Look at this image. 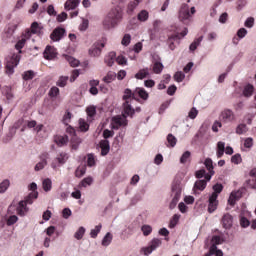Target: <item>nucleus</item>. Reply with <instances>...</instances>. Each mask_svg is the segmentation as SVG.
<instances>
[{
	"label": "nucleus",
	"mask_w": 256,
	"mask_h": 256,
	"mask_svg": "<svg viewBox=\"0 0 256 256\" xmlns=\"http://www.w3.org/2000/svg\"><path fill=\"white\" fill-rule=\"evenodd\" d=\"M27 39L22 38L19 40L16 45L15 49L18 51L17 54L13 53L6 58V73L7 75H13L15 73V67L19 65V61H21V50L25 47V43Z\"/></svg>",
	"instance_id": "nucleus-1"
},
{
	"label": "nucleus",
	"mask_w": 256,
	"mask_h": 256,
	"mask_svg": "<svg viewBox=\"0 0 256 256\" xmlns=\"http://www.w3.org/2000/svg\"><path fill=\"white\" fill-rule=\"evenodd\" d=\"M135 95V92H132L131 89H125L124 95L122 97L124 101L122 105V109H124V116L135 115V111L138 113L141 111V108H133V103H135Z\"/></svg>",
	"instance_id": "nucleus-2"
},
{
	"label": "nucleus",
	"mask_w": 256,
	"mask_h": 256,
	"mask_svg": "<svg viewBox=\"0 0 256 256\" xmlns=\"http://www.w3.org/2000/svg\"><path fill=\"white\" fill-rule=\"evenodd\" d=\"M121 19H123V12L117 8H113L104 18L103 25L105 29H113V27H117Z\"/></svg>",
	"instance_id": "nucleus-3"
},
{
	"label": "nucleus",
	"mask_w": 256,
	"mask_h": 256,
	"mask_svg": "<svg viewBox=\"0 0 256 256\" xmlns=\"http://www.w3.org/2000/svg\"><path fill=\"white\" fill-rule=\"evenodd\" d=\"M213 193L210 195L208 200V212L214 213V211H217V207L219 205V201H217V198L219 197V193L223 191V185L216 184L213 186Z\"/></svg>",
	"instance_id": "nucleus-4"
},
{
	"label": "nucleus",
	"mask_w": 256,
	"mask_h": 256,
	"mask_svg": "<svg viewBox=\"0 0 256 256\" xmlns=\"http://www.w3.org/2000/svg\"><path fill=\"white\" fill-rule=\"evenodd\" d=\"M183 186L181 185V180H176L172 184V201L170 202V209H175L177 207V203H179V199H181V191Z\"/></svg>",
	"instance_id": "nucleus-5"
},
{
	"label": "nucleus",
	"mask_w": 256,
	"mask_h": 256,
	"mask_svg": "<svg viewBox=\"0 0 256 256\" xmlns=\"http://www.w3.org/2000/svg\"><path fill=\"white\" fill-rule=\"evenodd\" d=\"M195 7H191L189 11V5L183 4L179 11V19L183 23H187V21H191L192 15H195Z\"/></svg>",
	"instance_id": "nucleus-6"
},
{
	"label": "nucleus",
	"mask_w": 256,
	"mask_h": 256,
	"mask_svg": "<svg viewBox=\"0 0 256 256\" xmlns=\"http://www.w3.org/2000/svg\"><path fill=\"white\" fill-rule=\"evenodd\" d=\"M163 241L159 238H153L150 242L148 246H145L143 248H141V253H143V255L145 256H149L151 255V253H153V251H157V249H159V247H161Z\"/></svg>",
	"instance_id": "nucleus-7"
},
{
	"label": "nucleus",
	"mask_w": 256,
	"mask_h": 256,
	"mask_svg": "<svg viewBox=\"0 0 256 256\" xmlns=\"http://www.w3.org/2000/svg\"><path fill=\"white\" fill-rule=\"evenodd\" d=\"M127 117H133V115L125 116V109L122 108V116H115L112 118V129H119V127H125L127 125Z\"/></svg>",
	"instance_id": "nucleus-8"
},
{
	"label": "nucleus",
	"mask_w": 256,
	"mask_h": 256,
	"mask_svg": "<svg viewBox=\"0 0 256 256\" xmlns=\"http://www.w3.org/2000/svg\"><path fill=\"white\" fill-rule=\"evenodd\" d=\"M68 159H69V155L65 152H61L60 154H58L56 159L52 162L51 164L52 169H57L59 165H65Z\"/></svg>",
	"instance_id": "nucleus-9"
},
{
	"label": "nucleus",
	"mask_w": 256,
	"mask_h": 256,
	"mask_svg": "<svg viewBox=\"0 0 256 256\" xmlns=\"http://www.w3.org/2000/svg\"><path fill=\"white\" fill-rule=\"evenodd\" d=\"M40 161L35 165L34 171H43L44 167H47V160L49 159V154L47 152H43L39 156Z\"/></svg>",
	"instance_id": "nucleus-10"
},
{
	"label": "nucleus",
	"mask_w": 256,
	"mask_h": 256,
	"mask_svg": "<svg viewBox=\"0 0 256 256\" xmlns=\"http://www.w3.org/2000/svg\"><path fill=\"white\" fill-rule=\"evenodd\" d=\"M103 47H105V44L103 43H94L92 47L89 49V55L91 57H99L103 51Z\"/></svg>",
	"instance_id": "nucleus-11"
},
{
	"label": "nucleus",
	"mask_w": 256,
	"mask_h": 256,
	"mask_svg": "<svg viewBox=\"0 0 256 256\" xmlns=\"http://www.w3.org/2000/svg\"><path fill=\"white\" fill-rule=\"evenodd\" d=\"M65 36V28H55L50 34V39L52 41H60Z\"/></svg>",
	"instance_id": "nucleus-12"
},
{
	"label": "nucleus",
	"mask_w": 256,
	"mask_h": 256,
	"mask_svg": "<svg viewBox=\"0 0 256 256\" xmlns=\"http://www.w3.org/2000/svg\"><path fill=\"white\" fill-rule=\"evenodd\" d=\"M241 197H243V192L241 190L233 191L228 199V205L235 207V203H237Z\"/></svg>",
	"instance_id": "nucleus-13"
},
{
	"label": "nucleus",
	"mask_w": 256,
	"mask_h": 256,
	"mask_svg": "<svg viewBox=\"0 0 256 256\" xmlns=\"http://www.w3.org/2000/svg\"><path fill=\"white\" fill-rule=\"evenodd\" d=\"M204 165L206 169L208 170L207 175L205 176L206 181H211V177L215 175V171H213V160L211 158H207L204 161Z\"/></svg>",
	"instance_id": "nucleus-14"
},
{
	"label": "nucleus",
	"mask_w": 256,
	"mask_h": 256,
	"mask_svg": "<svg viewBox=\"0 0 256 256\" xmlns=\"http://www.w3.org/2000/svg\"><path fill=\"white\" fill-rule=\"evenodd\" d=\"M57 57V50L52 46H47L44 51V59L51 61Z\"/></svg>",
	"instance_id": "nucleus-15"
},
{
	"label": "nucleus",
	"mask_w": 256,
	"mask_h": 256,
	"mask_svg": "<svg viewBox=\"0 0 256 256\" xmlns=\"http://www.w3.org/2000/svg\"><path fill=\"white\" fill-rule=\"evenodd\" d=\"M116 57H117V53L113 51L106 54L104 57L105 65H107V67H113V65H115Z\"/></svg>",
	"instance_id": "nucleus-16"
},
{
	"label": "nucleus",
	"mask_w": 256,
	"mask_h": 256,
	"mask_svg": "<svg viewBox=\"0 0 256 256\" xmlns=\"http://www.w3.org/2000/svg\"><path fill=\"white\" fill-rule=\"evenodd\" d=\"M16 211L18 213V215H20V217H25V215H27V212L29 211V208H27V204H25V202L20 201Z\"/></svg>",
	"instance_id": "nucleus-17"
},
{
	"label": "nucleus",
	"mask_w": 256,
	"mask_h": 256,
	"mask_svg": "<svg viewBox=\"0 0 256 256\" xmlns=\"http://www.w3.org/2000/svg\"><path fill=\"white\" fill-rule=\"evenodd\" d=\"M79 3H81L79 0H67L64 4V8L66 11H72L73 9H77V7H79Z\"/></svg>",
	"instance_id": "nucleus-18"
},
{
	"label": "nucleus",
	"mask_w": 256,
	"mask_h": 256,
	"mask_svg": "<svg viewBox=\"0 0 256 256\" xmlns=\"http://www.w3.org/2000/svg\"><path fill=\"white\" fill-rule=\"evenodd\" d=\"M101 155L105 157V155L109 154L111 147L109 146V140H101L100 141Z\"/></svg>",
	"instance_id": "nucleus-19"
},
{
	"label": "nucleus",
	"mask_w": 256,
	"mask_h": 256,
	"mask_svg": "<svg viewBox=\"0 0 256 256\" xmlns=\"http://www.w3.org/2000/svg\"><path fill=\"white\" fill-rule=\"evenodd\" d=\"M31 33H33V35H40L41 27H39V23H37V22L32 23V25H31V32L28 31L26 33L27 39H29L31 37Z\"/></svg>",
	"instance_id": "nucleus-20"
},
{
	"label": "nucleus",
	"mask_w": 256,
	"mask_h": 256,
	"mask_svg": "<svg viewBox=\"0 0 256 256\" xmlns=\"http://www.w3.org/2000/svg\"><path fill=\"white\" fill-rule=\"evenodd\" d=\"M225 155V143L224 142H218L216 147V156L218 159H221Z\"/></svg>",
	"instance_id": "nucleus-21"
},
{
	"label": "nucleus",
	"mask_w": 256,
	"mask_h": 256,
	"mask_svg": "<svg viewBox=\"0 0 256 256\" xmlns=\"http://www.w3.org/2000/svg\"><path fill=\"white\" fill-rule=\"evenodd\" d=\"M56 144L58 147H65L69 143V136L64 135V136H58L56 139Z\"/></svg>",
	"instance_id": "nucleus-22"
},
{
	"label": "nucleus",
	"mask_w": 256,
	"mask_h": 256,
	"mask_svg": "<svg viewBox=\"0 0 256 256\" xmlns=\"http://www.w3.org/2000/svg\"><path fill=\"white\" fill-rule=\"evenodd\" d=\"M42 187L46 193H49V191H51V189H53V181H51V178H45L42 181Z\"/></svg>",
	"instance_id": "nucleus-23"
},
{
	"label": "nucleus",
	"mask_w": 256,
	"mask_h": 256,
	"mask_svg": "<svg viewBox=\"0 0 256 256\" xmlns=\"http://www.w3.org/2000/svg\"><path fill=\"white\" fill-rule=\"evenodd\" d=\"M39 197V192H31L23 202L25 205H33V200Z\"/></svg>",
	"instance_id": "nucleus-24"
},
{
	"label": "nucleus",
	"mask_w": 256,
	"mask_h": 256,
	"mask_svg": "<svg viewBox=\"0 0 256 256\" xmlns=\"http://www.w3.org/2000/svg\"><path fill=\"white\" fill-rule=\"evenodd\" d=\"M117 79V73L109 71L106 76L103 77L104 83H113Z\"/></svg>",
	"instance_id": "nucleus-25"
},
{
	"label": "nucleus",
	"mask_w": 256,
	"mask_h": 256,
	"mask_svg": "<svg viewBox=\"0 0 256 256\" xmlns=\"http://www.w3.org/2000/svg\"><path fill=\"white\" fill-rule=\"evenodd\" d=\"M112 241H113V234H111V232H108L103 237L101 244H102L103 247H109L111 245Z\"/></svg>",
	"instance_id": "nucleus-26"
},
{
	"label": "nucleus",
	"mask_w": 256,
	"mask_h": 256,
	"mask_svg": "<svg viewBox=\"0 0 256 256\" xmlns=\"http://www.w3.org/2000/svg\"><path fill=\"white\" fill-rule=\"evenodd\" d=\"M207 187V180H198L194 184V191H204Z\"/></svg>",
	"instance_id": "nucleus-27"
},
{
	"label": "nucleus",
	"mask_w": 256,
	"mask_h": 256,
	"mask_svg": "<svg viewBox=\"0 0 256 256\" xmlns=\"http://www.w3.org/2000/svg\"><path fill=\"white\" fill-rule=\"evenodd\" d=\"M81 138L77 137V136H72L71 138V149H73V151H77V149H79V145H81Z\"/></svg>",
	"instance_id": "nucleus-28"
},
{
	"label": "nucleus",
	"mask_w": 256,
	"mask_h": 256,
	"mask_svg": "<svg viewBox=\"0 0 256 256\" xmlns=\"http://www.w3.org/2000/svg\"><path fill=\"white\" fill-rule=\"evenodd\" d=\"M9 187H11V181L9 179H4L1 183H0V193H6L7 189H9Z\"/></svg>",
	"instance_id": "nucleus-29"
},
{
	"label": "nucleus",
	"mask_w": 256,
	"mask_h": 256,
	"mask_svg": "<svg viewBox=\"0 0 256 256\" xmlns=\"http://www.w3.org/2000/svg\"><path fill=\"white\" fill-rule=\"evenodd\" d=\"M254 91H255V88L253 87V85L248 84L244 87L243 96L244 97H251V95H253Z\"/></svg>",
	"instance_id": "nucleus-30"
},
{
	"label": "nucleus",
	"mask_w": 256,
	"mask_h": 256,
	"mask_svg": "<svg viewBox=\"0 0 256 256\" xmlns=\"http://www.w3.org/2000/svg\"><path fill=\"white\" fill-rule=\"evenodd\" d=\"M86 113L88 115V119L91 120L95 115H97V108L95 106H89L86 108Z\"/></svg>",
	"instance_id": "nucleus-31"
},
{
	"label": "nucleus",
	"mask_w": 256,
	"mask_h": 256,
	"mask_svg": "<svg viewBox=\"0 0 256 256\" xmlns=\"http://www.w3.org/2000/svg\"><path fill=\"white\" fill-rule=\"evenodd\" d=\"M249 131L247 124H239L236 128L237 135H245Z\"/></svg>",
	"instance_id": "nucleus-32"
},
{
	"label": "nucleus",
	"mask_w": 256,
	"mask_h": 256,
	"mask_svg": "<svg viewBox=\"0 0 256 256\" xmlns=\"http://www.w3.org/2000/svg\"><path fill=\"white\" fill-rule=\"evenodd\" d=\"M149 76V68H144L138 71L136 73L135 78L136 79H145V77Z\"/></svg>",
	"instance_id": "nucleus-33"
},
{
	"label": "nucleus",
	"mask_w": 256,
	"mask_h": 256,
	"mask_svg": "<svg viewBox=\"0 0 256 256\" xmlns=\"http://www.w3.org/2000/svg\"><path fill=\"white\" fill-rule=\"evenodd\" d=\"M167 143V147H175L177 145V138L173 134H168Z\"/></svg>",
	"instance_id": "nucleus-34"
},
{
	"label": "nucleus",
	"mask_w": 256,
	"mask_h": 256,
	"mask_svg": "<svg viewBox=\"0 0 256 256\" xmlns=\"http://www.w3.org/2000/svg\"><path fill=\"white\" fill-rule=\"evenodd\" d=\"M137 19H138V21L145 23V21H147V19H149V12L147 10L140 11L137 16Z\"/></svg>",
	"instance_id": "nucleus-35"
},
{
	"label": "nucleus",
	"mask_w": 256,
	"mask_h": 256,
	"mask_svg": "<svg viewBox=\"0 0 256 256\" xmlns=\"http://www.w3.org/2000/svg\"><path fill=\"white\" fill-rule=\"evenodd\" d=\"M163 68H164L163 63L155 62L153 64L152 70L154 73H156V75H159V73H161L163 71Z\"/></svg>",
	"instance_id": "nucleus-36"
},
{
	"label": "nucleus",
	"mask_w": 256,
	"mask_h": 256,
	"mask_svg": "<svg viewBox=\"0 0 256 256\" xmlns=\"http://www.w3.org/2000/svg\"><path fill=\"white\" fill-rule=\"evenodd\" d=\"M79 129L84 133L89 131V124L83 118L79 119Z\"/></svg>",
	"instance_id": "nucleus-37"
},
{
	"label": "nucleus",
	"mask_w": 256,
	"mask_h": 256,
	"mask_svg": "<svg viewBox=\"0 0 256 256\" xmlns=\"http://www.w3.org/2000/svg\"><path fill=\"white\" fill-rule=\"evenodd\" d=\"M141 231H142L144 237H149V234L153 233V227H151V225L145 224L141 227Z\"/></svg>",
	"instance_id": "nucleus-38"
},
{
	"label": "nucleus",
	"mask_w": 256,
	"mask_h": 256,
	"mask_svg": "<svg viewBox=\"0 0 256 256\" xmlns=\"http://www.w3.org/2000/svg\"><path fill=\"white\" fill-rule=\"evenodd\" d=\"M177 39H180L179 35L170 36L168 38V45H169V49H171V51H175V43H174V41H177Z\"/></svg>",
	"instance_id": "nucleus-39"
},
{
	"label": "nucleus",
	"mask_w": 256,
	"mask_h": 256,
	"mask_svg": "<svg viewBox=\"0 0 256 256\" xmlns=\"http://www.w3.org/2000/svg\"><path fill=\"white\" fill-rule=\"evenodd\" d=\"M102 227L103 226L101 224L95 226V228L92 229L91 232H90V237H92V239L97 238V235H99V233H101V228Z\"/></svg>",
	"instance_id": "nucleus-40"
},
{
	"label": "nucleus",
	"mask_w": 256,
	"mask_h": 256,
	"mask_svg": "<svg viewBox=\"0 0 256 256\" xmlns=\"http://www.w3.org/2000/svg\"><path fill=\"white\" fill-rule=\"evenodd\" d=\"M135 94L139 95V97H141V99H148V97H149V94L143 88L136 89Z\"/></svg>",
	"instance_id": "nucleus-41"
},
{
	"label": "nucleus",
	"mask_w": 256,
	"mask_h": 256,
	"mask_svg": "<svg viewBox=\"0 0 256 256\" xmlns=\"http://www.w3.org/2000/svg\"><path fill=\"white\" fill-rule=\"evenodd\" d=\"M83 235H85V227L81 226L74 234L75 239L78 241L83 239Z\"/></svg>",
	"instance_id": "nucleus-42"
},
{
	"label": "nucleus",
	"mask_w": 256,
	"mask_h": 256,
	"mask_svg": "<svg viewBox=\"0 0 256 256\" xmlns=\"http://www.w3.org/2000/svg\"><path fill=\"white\" fill-rule=\"evenodd\" d=\"M22 77L24 81H31V79L35 77V72H33L32 70L26 71L23 73Z\"/></svg>",
	"instance_id": "nucleus-43"
},
{
	"label": "nucleus",
	"mask_w": 256,
	"mask_h": 256,
	"mask_svg": "<svg viewBox=\"0 0 256 256\" xmlns=\"http://www.w3.org/2000/svg\"><path fill=\"white\" fill-rule=\"evenodd\" d=\"M185 79V73L178 71L174 74V80L177 83H182V81Z\"/></svg>",
	"instance_id": "nucleus-44"
},
{
	"label": "nucleus",
	"mask_w": 256,
	"mask_h": 256,
	"mask_svg": "<svg viewBox=\"0 0 256 256\" xmlns=\"http://www.w3.org/2000/svg\"><path fill=\"white\" fill-rule=\"evenodd\" d=\"M66 60L71 67H79V60L73 58L72 56H66Z\"/></svg>",
	"instance_id": "nucleus-45"
},
{
	"label": "nucleus",
	"mask_w": 256,
	"mask_h": 256,
	"mask_svg": "<svg viewBox=\"0 0 256 256\" xmlns=\"http://www.w3.org/2000/svg\"><path fill=\"white\" fill-rule=\"evenodd\" d=\"M201 41H203V36H200L190 45V51H195V49L201 45Z\"/></svg>",
	"instance_id": "nucleus-46"
},
{
	"label": "nucleus",
	"mask_w": 256,
	"mask_h": 256,
	"mask_svg": "<svg viewBox=\"0 0 256 256\" xmlns=\"http://www.w3.org/2000/svg\"><path fill=\"white\" fill-rule=\"evenodd\" d=\"M243 161V158H241V154L237 153L231 157V163L234 165H239Z\"/></svg>",
	"instance_id": "nucleus-47"
},
{
	"label": "nucleus",
	"mask_w": 256,
	"mask_h": 256,
	"mask_svg": "<svg viewBox=\"0 0 256 256\" xmlns=\"http://www.w3.org/2000/svg\"><path fill=\"white\" fill-rule=\"evenodd\" d=\"M67 81H69V77L67 76H61L57 81L58 87H65L67 85Z\"/></svg>",
	"instance_id": "nucleus-48"
},
{
	"label": "nucleus",
	"mask_w": 256,
	"mask_h": 256,
	"mask_svg": "<svg viewBox=\"0 0 256 256\" xmlns=\"http://www.w3.org/2000/svg\"><path fill=\"white\" fill-rule=\"evenodd\" d=\"M87 165L88 167H95V156L93 154L87 155Z\"/></svg>",
	"instance_id": "nucleus-49"
},
{
	"label": "nucleus",
	"mask_w": 256,
	"mask_h": 256,
	"mask_svg": "<svg viewBox=\"0 0 256 256\" xmlns=\"http://www.w3.org/2000/svg\"><path fill=\"white\" fill-rule=\"evenodd\" d=\"M225 119H226V121H235V114H233V111L226 110L225 111Z\"/></svg>",
	"instance_id": "nucleus-50"
},
{
	"label": "nucleus",
	"mask_w": 256,
	"mask_h": 256,
	"mask_svg": "<svg viewBox=\"0 0 256 256\" xmlns=\"http://www.w3.org/2000/svg\"><path fill=\"white\" fill-rule=\"evenodd\" d=\"M190 157H191V152L189 151L184 152L180 158V163L185 164L187 161H189Z\"/></svg>",
	"instance_id": "nucleus-51"
},
{
	"label": "nucleus",
	"mask_w": 256,
	"mask_h": 256,
	"mask_svg": "<svg viewBox=\"0 0 256 256\" xmlns=\"http://www.w3.org/2000/svg\"><path fill=\"white\" fill-rule=\"evenodd\" d=\"M19 221V217L16 215H12L7 219V225L11 227V225H15V223Z\"/></svg>",
	"instance_id": "nucleus-52"
},
{
	"label": "nucleus",
	"mask_w": 256,
	"mask_h": 256,
	"mask_svg": "<svg viewBox=\"0 0 256 256\" xmlns=\"http://www.w3.org/2000/svg\"><path fill=\"white\" fill-rule=\"evenodd\" d=\"M179 219H181V215L179 214H175L170 222V227L171 229H173V227H175V225H177V223H179Z\"/></svg>",
	"instance_id": "nucleus-53"
},
{
	"label": "nucleus",
	"mask_w": 256,
	"mask_h": 256,
	"mask_svg": "<svg viewBox=\"0 0 256 256\" xmlns=\"http://www.w3.org/2000/svg\"><path fill=\"white\" fill-rule=\"evenodd\" d=\"M246 187L248 189H256V178L249 179L246 182Z\"/></svg>",
	"instance_id": "nucleus-54"
},
{
	"label": "nucleus",
	"mask_w": 256,
	"mask_h": 256,
	"mask_svg": "<svg viewBox=\"0 0 256 256\" xmlns=\"http://www.w3.org/2000/svg\"><path fill=\"white\" fill-rule=\"evenodd\" d=\"M197 115H199V111L197 110V108L195 107L191 108V110L188 113L189 119H195Z\"/></svg>",
	"instance_id": "nucleus-55"
},
{
	"label": "nucleus",
	"mask_w": 256,
	"mask_h": 256,
	"mask_svg": "<svg viewBox=\"0 0 256 256\" xmlns=\"http://www.w3.org/2000/svg\"><path fill=\"white\" fill-rule=\"evenodd\" d=\"M121 43L124 45V47H128V45L131 43V36L129 34H125Z\"/></svg>",
	"instance_id": "nucleus-56"
},
{
	"label": "nucleus",
	"mask_w": 256,
	"mask_h": 256,
	"mask_svg": "<svg viewBox=\"0 0 256 256\" xmlns=\"http://www.w3.org/2000/svg\"><path fill=\"white\" fill-rule=\"evenodd\" d=\"M244 25H245V27H248V29H251V27H253V25H255V18H253V17L247 18Z\"/></svg>",
	"instance_id": "nucleus-57"
},
{
	"label": "nucleus",
	"mask_w": 256,
	"mask_h": 256,
	"mask_svg": "<svg viewBox=\"0 0 256 256\" xmlns=\"http://www.w3.org/2000/svg\"><path fill=\"white\" fill-rule=\"evenodd\" d=\"M138 6L139 5L137 4V2H134V1L130 2L128 4V10H127L128 13H133L135 11V9H137Z\"/></svg>",
	"instance_id": "nucleus-58"
},
{
	"label": "nucleus",
	"mask_w": 256,
	"mask_h": 256,
	"mask_svg": "<svg viewBox=\"0 0 256 256\" xmlns=\"http://www.w3.org/2000/svg\"><path fill=\"white\" fill-rule=\"evenodd\" d=\"M116 62L118 63V65H127V58H125V56L123 55H120L116 57Z\"/></svg>",
	"instance_id": "nucleus-59"
},
{
	"label": "nucleus",
	"mask_w": 256,
	"mask_h": 256,
	"mask_svg": "<svg viewBox=\"0 0 256 256\" xmlns=\"http://www.w3.org/2000/svg\"><path fill=\"white\" fill-rule=\"evenodd\" d=\"M240 225L241 227L245 228V227H249V225H251V222L246 218V217H242L240 219Z\"/></svg>",
	"instance_id": "nucleus-60"
},
{
	"label": "nucleus",
	"mask_w": 256,
	"mask_h": 256,
	"mask_svg": "<svg viewBox=\"0 0 256 256\" xmlns=\"http://www.w3.org/2000/svg\"><path fill=\"white\" fill-rule=\"evenodd\" d=\"M245 35H247V29L245 28H240L237 32V37L238 39H243V37H245Z\"/></svg>",
	"instance_id": "nucleus-61"
},
{
	"label": "nucleus",
	"mask_w": 256,
	"mask_h": 256,
	"mask_svg": "<svg viewBox=\"0 0 256 256\" xmlns=\"http://www.w3.org/2000/svg\"><path fill=\"white\" fill-rule=\"evenodd\" d=\"M244 147H246V149H251V147H253V138H246L244 141Z\"/></svg>",
	"instance_id": "nucleus-62"
},
{
	"label": "nucleus",
	"mask_w": 256,
	"mask_h": 256,
	"mask_svg": "<svg viewBox=\"0 0 256 256\" xmlns=\"http://www.w3.org/2000/svg\"><path fill=\"white\" fill-rule=\"evenodd\" d=\"M49 95L51 97H57V95H59V89L56 86L52 87L49 91Z\"/></svg>",
	"instance_id": "nucleus-63"
},
{
	"label": "nucleus",
	"mask_w": 256,
	"mask_h": 256,
	"mask_svg": "<svg viewBox=\"0 0 256 256\" xmlns=\"http://www.w3.org/2000/svg\"><path fill=\"white\" fill-rule=\"evenodd\" d=\"M75 175L78 178L83 177V175H85V168H78V169H76Z\"/></svg>",
	"instance_id": "nucleus-64"
}]
</instances>
